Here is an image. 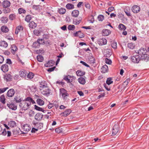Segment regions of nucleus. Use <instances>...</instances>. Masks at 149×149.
<instances>
[{
	"mask_svg": "<svg viewBox=\"0 0 149 149\" xmlns=\"http://www.w3.org/2000/svg\"><path fill=\"white\" fill-rule=\"evenodd\" d=\"M19 105L22 107V109L24 110H26L30 108L31 103L27 100V98H25L24 100H23L22 102L20 103Z\"/></svg>",
	"mask_w": 149,
	"mask_h": 149,
	"instance_id": "obj_2",
	"label": "nucleus"
},
{
	"mask_svg": "<svg viewBox=\"0 0 149 149\" xmlns=\"http://www.w3.org/2000/svg\"><path fill=\"white\" fill-rule=\"evenodd\" d=\"M16 16L14 14H10L9 17V18L11 20H13L15 18Z\"/></svg>",
	"mask_w": 149,
	"mask_h": 149,
	"instance_id": "obj_49",
	"label": "nucleus"
},
{
	"mask_svg": "<svg viewBox=\"0 0 149 149\" xmlns=\"http://www.w3.org/2000/svg\"><path fill=\"white\" fill-rule=\"evenodd\" d=\"M111 47L114 49H116L117 48V42L115 41H111Z\"/></svg>",
	"mask_w": 149,
	"mask_h": 149,
	"instance_id": "obj_33",
	"label": "nucleus"
},
{
	"mask_svg": "<svg viewBox=\"0 0 149 149\" xmlns=\"http://www.w3.org/2000/svg\"><path fill=\"white\" fill-rule=\"evenodd\" d=\"M36 52L37 54H39L37 56H41V55L43 54L45 51L43 49H41L39 50H37Z\"/></svg>",
	"mask_w": 149,
	"mask_h": 149,
	"instance_id": "obj_28",
	"label": "nucleus"
},
{
	"mask_svg": "<svg viewBox=\"0 0 149 149\" xmlns=\"http://www.w3.org/2000/svg\"><path fill=\"white\" fill-rule=\"evenodd\" d=\"M104 52L105 53L106 55H108L110 56H111L112 54V50L110 49H107L104 50Z\"/></svg>",
	"mask_w": 149,
	"mask_h": 149,
	"instance_id": "obj_27",
	"label": "nucleus"
},
{
	"mask_svg": "<svg viewBox=\"0 0 149 149\" xmlns=\"http://www.w3.org/2000/svg\"><path fill=\"white\" fill-rule=\"evenodd\" d=\"M78 81L81 84L84 85L86 83V80L85 79L82 77L79 78L78 79Z\"/></svg>",
	"mask_w": 149,
	"mask_h": 149,
	"instance_id": "obj_26",
	"label": "nucleus"
},
{
	"mask_svg": "<svg viewBox=\"0 0 149 149\" xmlns=\"http://www.w3.org/2000/svg\"><path fill=\"white\" fill-rule=\"evenodd\" d=\"M18 11L19 14L25 13L26 12V11L24 9L21 8H19Z\"/></svg>",
	"mask_w": 149,
	"mask_h": 149,
	"instance_id": "obj_50",
	"label": "nucleus"
},
{
	"mask_svg": "<svg viewBox=\"0 0 149 149\" xmlns=\"http://www.w3.org/2000/svg\"><path fill=\"white\" fill-rule=\"evenodd\" d=\"M140 8L138 6L135 5L133 6L132 8V11L134 13H136L139 12Z\"/></svg>",
	"mask_w": 149,
	"mask_h": 149,
	"instance_id": "obj_10",
	"label": "nucleus"
},
{
	"mask_svg": "<svg viewBox=\"0 0 149 149\" xmlns=\"http://www.w3.org/2000/svg\"><path fill=\"white\" fill-rule=\"evenodd\" d=\"M75 26L73 25H70L68 27V29L69 30H74L75 29Z\"/></svg>",
	"mask_w": 149,
	"mask_h": 149,
	"instance_id": "obj_46",
	"label": "nucleus"
},
{
	"mask_svg": "<svg viewBox=\"0 0 149 149\" xmlns=\"http://www.w3.org/2000/svg\"><path fill=\"white\" fill-rule=\"evenodd\" d=\"M85 6L88 9H90V8L91 5L88 2H85Z\"/></svg>",
	"mask_w": 149,
	"mask_h": 149,
	"instance_id": "obj_62",
	"label": "nucleus"
},
{
	"mask_svg": "<svg viewBox=\"0 0 149 149\" xmlns=\"http://www.w3.org/2000/svg\"><path fill=\"white\" fill-rule=\"evenodd\" d=\"M37 104L40 106H42L44 104V102L41 99H38L37 100Z\"/></svg>",
	"mask_w": 149,
	"mask_h": 149,
	"instance_id": "obj_32",
	"label": "nucleus"
},
{
	"mask_svg": "<svg viewBox=\"0 0 149 149\" xmlns=\"http://www.w3.org/2000/svg\"><path fill=\"white\" fill-rule=\"evenodd\" d=\"M23 29V27L22 26H17L16 29L15 33L18 34L19 32H22Z\"/></svg>",
	"mask_w": 149,
	"mask_h": 149,
	"instance_id": "obj_16",
	"label": "nucleus"
},
{
	"mask_svg": "<svg viewBox=\"0 0 149 149\" xmlns=\"http://www.w3.org/2000/svg\"><path fill=\"white\" fill-rule=\"evenodd\" d=\"M0 46L3 47H6L8 46V44L5 41H3L0 42Z\"/></svg>",
	"mask_w": 149,
	"mask_h": 149,
	"instance_id": "obj_34",
	"label": "nucleus"
},
{
	"mask_svg": "<svg viewBox=\"0 0 149 149\" xmlns=\"http://www.w3.org/2000/svg\"><path fill=\"white\" fill-rule=\"evenodd\" d=\"M40 6L39 5H34L33 6L32 8L33 9H35L36 10H38L40 8L39 7Z\"/></svg>",
	"mask_w": 149,
	"mask_h": 149,
	"instance_id": "obj_60",
	"label": "nucleus"
},
{
	"mask_svg": "<svg viewBox=\"0 0 149 149\" xmlns=\"http://www.w3.org/2000/svg\"><path fill=\"white\" fill-rule=\"evenodd\" d=\"M27 100L29 102H30V103H31L33 104L35 103V102L30 97H27Z\"/></svg>",
	"mask_w": 149,
	"mask_h": 149,
	"instance_id": "obj_53",
	"label": "nucleus"
},
{
	"mask_svg": "<svg viewBox=\"0 0 149 149\" xmlns=\"http://www.w3.org/2000/svg\"><path fill=\"white\" fill-rule=\"evenodd\" d=\"M34 106L35 109L38 111H40L44 113H45L46 111L45 110L43 109L42 108L37 106L36 105H35Z\"/></svg>",
	"mask_w": 149,
	"mask_h": 149,
	"instance_id": "obj_39",
	"label": "nucleus"
},
{
	"mask_svg": "<svg viewBox=\"0 0 149 149\" xmlns=\"http://www.w3.org/2000/svg\"><path fill=\"white\" fill-rule=\"evenodd\" d=\"M34 76V74L33 73L30 72L27 75V77L31 79Z\"/></svg>",
	"mask_w": 149,
	"mask_h": 149,
	"instance_id": "obj_54",
	"label": "nucleus"
},
{
	"mask_svg": "<svg viewBox=\"0 0 149 149\" xmlns=\"http://www.w3.org/2000/svg\"><path fill=\"white\" fill-rule=\"evenodd\" d=\"M8 126L12 128H13L16 126V123L14 121H11L8 122Z\"/></svg>",
	"mask_w": 149,
	"mask_h": 149,
	"instance_id": "obj_20",
	"label": "nucleus"
},
{
	"mask_svg": "<svg viewBox=\"0 0 149 149\" xmlns=\"http://www.w3.org/2000/svg\"><path fill=\"white\" fill-rule=\"evenodd\" d=\"M118 27L120 30H124L126 29V26L122 24H119Z\"/></svg>",
	"mask_w": 149,
	"mask_h": 149,
	"instance_id": "obj_43",
	"label": "nucleus"
},
{
	"mask_svg": "<svg viewBox=\"0 0 149 149\" xmlns=\"http://www.w3.org/2000/svg\"><path fill=\"white\" fill-rule=\"evenodd\" d=\"M14 100L16 101V102L20 103V102L22 101V100L21 99V98H20L19 96L17 95L15 97Z\"/></svg>",
	"mask_w": 149,
	"mask_h": 149,
	"instance_id": "obj_25",
	"label": "nucleus"
},
{
	"mask_svg": "<svg viewBox=\"0 0 149 149\" xmlns=\"http://www.w3.org/2000/svg\"><path fill=\"white\" fill-rule=\"evenodd\" d=\"M66 8L68 9H72L74 8V6L70 3L67 4L66 6Z\"/></svg>",
	"mask_w": 149,
	"mask_h": 149,
	"instance_id": "obj_37",
	"label": "nucleus"
},
{
	"mask_svg": "<svg viewBox=\"0 0 149 149\" xmlns=\"http://www.w3.org/2000/svg\"><path fill=\"white\" fill-rule=\"evenodd\" d=\"M71 14L73 17H77L79 15V11L77 10H74L72 12Z\"/></svg>",
	"mask_w": 149,
	"mask_h": 149,
	"instance_id": "obj_24",
	"label": "nucleus"
},
{
	"mask_svg": "<svg viewBox=\"0 0 149 149\" xmlns=\"http://www.w3.org/2000/svg\"><path fill=\"white\" fill-rule=\"evenodd\" d=\"M55 68V66H54L52 68H49L47 70V71L49 72H52L53 71Z\"/></svg>",
	"mask_w": 149,
	"mask_h": 149,
	"instance_id": "obj_63",
	"label": "nucleus"
},
{
	"mask_svg": "<svg viewBox=\"0 0 149 149\" xmlns=\"http://www.w3.org/2000/svg\"><path fill=\"white\" fill-rule=\"evenodd\" d=\"M1 20L2 22L6 23L7 22L8 19L6 17H3L1 18Z\"/></svg>",
	"mask_w": 149,
	"mask_h": 149,
	"instance_id": "obj_44",
	"label": "nucleus"
},
{
	"mask_svg": "<svg viewBox=\"0 0 149 149\" xmlns=\"http://www.w3.org/2000/svg\"><path fill=\"white\" fill-rule=\"evenodd\" d=\"M63 99L65 100H66L67 99V96L68 95V94L67 93L64 94H63L61 95Z\"/></svg>",
	"mask_w": 149,
	"mask_h": 149,
	"instance_id": "obj_59",
	"label": "nucleus"
},
{
	"mask_svg": "<svg viewBox=\"0 0 149 149\" xmlns=\"http://www.w3.org/2000/svg\"><path fill=\"white\" fill-rule=\"evenodd\" d=\"M71 112V110L70 109H67L62 113L63 116L66 117L69 115Z\"/></svg>",
	"mask_w": 149,
	"mask_h": 149,
	"instance_id": "obj_22",
	"label": "nucleus"
},
{
	"mask_svg": "<svg viewBox=\"0 0 149 149\" xmlns=\"http://www.w3.org/2000/svg\"><path fill=\"white\" fill-rule=\"evenodd\" d=\"M71 77V76L69 75H68V76H65L63 78V79L65 80L67 82V83H69L72 81H70V79Z\"/></svg>",
	"mask_w": 149,
	"mask_h": 149,
	"instance_id": "obj_31",
	"label": "nucleus"
},
{
	"mask_svg": "<svg viewBox=\"0 0 149 149\" xmlns=\"http://www.w3.org/2000/svg\"><path fill=\"white\" fill-rule=\"evenodd\" d=\"M135 47V45L134 43H130L127 44V47L130 49H133Z\"/></svg>",
	"mask_w": 149,
	"mask_h": 149,
	"instance_id": "obj_41",
	"label": "nucleus"
},
{
	"mask_svg": "<svg viewBox=\"0 0 149 149\" xmlns=\"http://www.w3.org/2000/svg\"><path fill=\"white\" fill-rule=\"evenodd\" d=\"M43 117V114L41 113H38L35 116V119L38 121L41 120Z\"/></svg>",
	"mask_w": 149,
	"mask_h": 149,
	"instance_id": "obj_9",
	"label": "nucleus"
},
{
	"mask_svg": "<svg viewBox=\"0 0 149 149\" xmlns=\"http://www.w3.org/2000/svg\"><path fill=\"white\" fill-rule=\"evenodd\" d=\"M10 5V2L8 0L4 1L2 3L3 7V8H7L3 10L4 13H8L10 11V9L8 8Z\"/></svg>",
	"mask_w": 149,
	"mask_h": 149,
	"instance_id": "obj_3",
	"label": "nucleus"
},
{
	"mask_svg": "<svg viewBox=\"0 0 149 149\" xmlns=\"http://www.w3.org/2000/svg\"><path fill=\"white\" fill-rule=\"evenodd\" d=\"M35 114V112L34 111L32 110H31L29 112V116L30 117H32L33 116L34 114Z\"/></svg>",
	"mask_w": 149,
	"mask_h": 149,
	"instance_id": "obj_61",
	"label": "nucleus"
},
{
	"mask_svg": "<svg viewBox=\"0 0 149 149\" xmlns=\"http://www.w3.org/2000/svg\"><path fill=\"white\" fill-rule=\"evenodd\" d=\"M8 88V87H5L0 88V94L3 93Z\"/></svg>",
	"mask_w": 149,
	"mask_h": 149,
	"instance_id": "obj_57",
	"label": "nucleus"
},
{
	"mask_svg": "<svg viewBox=\"0 0 149 149\" xmlns=\"http://www.w3.org/2000/svg\"><path fill=\"white\" fill-rule=\"evenodd\" d=\"M107 42V40L105 38H102L99 41L98 44L100 45H105Z\"/></svg>",
	"mask_w": 149,
	"mask_h": 149,
	"instance_id": "obj_18",
	"label": "nucleus"
},
{
	"mask_svg": "<svg viewBox=\"0 0 149 149\" xmlns=\"http://www.w3.org/2000/svg\"><path fill=\"white\" fill-rule=\"evenodd\" d=\"M101 72L103 73L107 72L108 71V68L107 65H105L103 66L101 68Z\"/></svg>",
	"mask_w": 149,
	"mask_h": 149,
	"instance_id": "obj_15",
	"label": "nucleus"
},
{
	"mask_svg": "<svg viewBox=\"0 0 149 149\" xmlns=\"http://www.w3.org/2000/svg\"><path fill=\"white\" fill-rule=\"evenodd\" d=\"M49 38V36L48 35H46V34H44L43 35V39L44 40V39H48Z\"/></svg>",
	"mask_w": 149,
	"mask_h": 149,
	"instance_id": "obj_64",
	"label": "nucleus"
},
{
	"mask_svg": "<svg viewBox=\"0 0 149 149\" xmlns=\"http://www.w3.org/2000/svg\"><path fill=\"white\" fill-rule=\"evenodd\" d=\"M111 33V31L108 29H104L102 31V35L104 36H108Z\"/></svg>",
	"mask_w": 149,
	"mask_h": 149,
	"instance_id": "obj_13",
	"label": "nucleus"
},
{
	"mask_svg": "<svg viewBox=\"0 0 149 149\" xmlns=\"http://www.w3.org/2000/svg\"><path fill=\"white\" fill-rule=\"evenodd\" d=\"M33 47L35 48H38L39 47L40 45L37 41L34 42L32 45Z\"/></svg>",
	"mask_w": 149,
	"mask_h": 149,
	"instance_id": "obj_42",
	"label": "nucleus"
},
{
	"mask_svg": "<svg viewBox=\"0 0 149 149\" xmlns=\"http://www.w3.org/2000/svg\"><path fill=\"white\" fill-rule=\"evenodd\" d=\"M11 76L10 74H6L4 77V79L7 81H8L11 80Z\"/></svg>",
	"mask_w": 149,
	"mask_h": 149,
	"instance_id": "obj_29",
	"label": "nucleus"
},
{
	"mask_svg": "<svg viewBox=\"0 0 149 149\" xmlns=\"http://www.w3.org/2000/svg\"><path fill=\"white\" fill-rule=\"evenodd\" d=\"M42 91V94L47 96L50 93V90L48 87H46Z\"/></svg>",
	"mask_w": 149,
	"mask_h": 149,
	"instance_id": "obj_8",
	"label": "nucleus"
},
{
	"mask_svg": "<svg viewBox=\"0 0 149 149\" xmlns=\"http://www.w3.org/2000/svg\"><path fill=\"white\" fill-rule=\"evenodd\" d=\"M32 18V17L31 15H28L26 16L25 20L27 22H29Z\"/></svg>",
	"mask_w": 149,
	"mask_h": 149,
	"instance_id": "obj_36",
	"label": "nucleus"
},
{
	"mask_svg": "<svg viewBox=\"0 0 149 149\" xmlns=\"http://www.w3.org/2000/svg\"><path fill=\"white\" fill-rule=\"evenodd\" d=\"M76 73L77 76H81L85 74V72H82L80 70H78L76 72Z\"/></svg>",
	"mask_w": 149,
	"mask_h": 149,
	"instance_id": "obj_35",
	"label": "nucleus"
},
{
	"mask_svg": "<svg viewBox=\"0 0 149 149\" xmlns=\"http://www.w3.org/2000/svg\"><path fill=\"white\" fill-rule=\"evenodd\" d=\"M33 33L34 34L38 36L40 35V30L37 29H35L33 31Z\"/></svg>",
	"mask_w": 149,
	"mask_h": 149,
	"instance_id": "obj_51",
	"label": "nucleus"
},
{
	"mask_svg": "<svg viewBox=\"0 0 149 149\" xmlns=\"http://www.w3.org/2000/svg\"><path fill=\"white\" fill-rule=\"evenodd\" d=\"M66 12V10L65 9L63 8H61L59 9L58 12L61 14H63Z\"/></svg>",
	"mask_w": 149,
	"mask_h": 149,
	"instance_id": "obj_38",
	"label": "nucleus"
},
{
	"mask_svg": "<svg viewBox=\"0 0 149 149\" xmlns=\"http://www.w3.org/2000/svg\"><path fill=\"white\" fill-rule=\"evenodd\" d=\"M30 28L33 29L35 28L37 26V24L33 21H31L30 22L29 24Z\"/></svg>",
	"mask_w": 149,
	"mask_h": 149,
	"instance_id": "obj_21",
	"label": "nucleus"
},
{
	"mask_svg": "<svg viewBox=\"0 0 149 149\" xmlns=\"http://www.w3.org/2000/svg\"><path fill=\"white\" fill-rule=\"evenodd\" d=\"M8 69V66L6 64L3 65L1 67V70L3 72H7Z\"/></svg>",
	"mask_w": 149,
	"mask_h": 149,
	"instance_id": "obj_17",
	"label": "nucleus"
},
{
	"mask_svg": "<svg viewBox=\"0 0 149 149\" xmlns=\"http://www.w3.org/2000/svg\"><path fill=\"white\" fill-rule=\"evenodd\" d=\"M11 52L13 54H15V52L17 50V48L16 45H13L11 46Z\"/></svg>",
	"mask_w": 149,
	"mask_h": 149,
	"instance_id": "obj_14",
	"label": "nucleus"
},
{
	"mask_svg": "<svg viewBox=\"0 0 149 149\" xmlns=\"http://www.w3.org/2000/svg\"><path fill=\"white\" fill-rule=\"evenodd\" d=\"M112 79L111 78L109 77L107 79V80L106 81L107 84L108 85H109L113 83V81H112Z\"/></svg>",
	"mask_w": 149,
	"mask_h": 149,
	"instance_id": "obj_47",
	"label": "nucleus"
},
{
	"mask_svg": "<svg viewBox=\"0 0 149 149\" xmlns=\"http://www.w3.org/2000/svg\"><path fill=\"white\" fill-rule=\"evenodd\" d=\"M39 44H42L45 43L44 40L43 39H38L37 40Z\"/></svg>",
	"mask_w": 149,
	"mask_h": 149,
	"instance_id": "obj_55",
	"label": "nucleus"
},
{
	"mask_svg": "<svg viewBox=\"0 0 149 149\" xmlns=\"http://www.w3.org/2000/svg\"><path fill=\"white\" fill-rule=\"evenodd\" d=\"M6 98L4 95H2L0 97V101L3 104H4L6 103Z\"/></svg>",
	"mask_w": 149,
	"mask_h": 149,
	"instance_id": "obj_30",
	"label": "nucleus"
},
{
	"mask_svg": "<svg viewBox=\"0 0 149 149\" xmlns=\"http://www.w3.org/2000/svg\"><path fill=\"white\" fill-rule=\"evenodd\" d=\"M104 19V16L101 15H99L98 17V19L99 21H102Z\"/></svg>",
	"mask_w": 149,
	"mask_h": 149,
	"instance_id": "obj_56",
	"label": "nucleus"
},
{
	"mask_svg": "<svg viewBox=\"0 0 149 149\" xmlns=\"http://www.w3.org/2000/svg\"><path fill=\"white\" fill-rule=\"evenodd\" d=\"M15 93V91L13 89H10L8 90L6 94V98H8V97H12L14 95Z\"/></svg>",
	"mask_w": 149,
	"mask_h": 149,
	"instance_id": "obj_5",
	"label": "nucleus"
},
{
	"mask_svg": "<svg viewBox=\"0 0 149 149\" xmlns=\"http://www.w3.org/2000/svg\"><path fill=\"white\" fill-rule=\"evenodd\" d=\"M7 105L9 109L12 110H15L17 109V106L14 103H7Z\"/></svg>",
	"mask_w": 149,
	"mask_h": 149,
	"instance_id": "obj_12",
	"label": "nucleus"
},
{
	"mask_svg": "<svg viewBox=\"0 0 149 149\" xmlns=\"http://www.w3.org/2000/svg\"><path fill=\"white\" fill-rule=\"evenodd\" d=\"M67 93L66 91L63 88L60 89V95H61Z\"/></svg>",
	"mask_w": 149,
	"mask_h": 149,
	"instance_id": "obj_48",
	"label": "nucleus"
},
{
	"mask_svg": "<svg viewBox=\"0 0 149 149\" xmlns=\"http://www.w3.org/2000/svg\"><path fill=\"white\" fill-rule=\"evenodd\" d=\"M37 59L39 62H42L44 60L43 56H36Z\"/></svg>",
	"mask_w": 149,
	"mask_h": 149,
	"instance_id": "obj_52",
	"label": "nucleus"
},
{
	"mask_svg": "<svg viewBox=\"0 0 149 149\" xmlns=\"http://www.w3.org/2000/svg\"><path fill=\"white\" fill-rule=\"evenodd\" d=\"M119 130V125L118 123H117L113 126L112 130V134L113 135H115L118 132Z\"/></svg>",
	"mask_w": 149,
	"mask_h": 149,
	"instance_id": "obj_4",
	"label": "nucleus"
},
{
	"mask_svg": "<svg viewBox=\"0 0 149 149\" xmlns=\"http://www.w3.org/2000/svg\"><path fill=\"white\" fill-rule=\"evenodd\" d=\"M105 62L107 64H111L112 63V61L111 60L107 58L105 59Z\"/></svg>",
	"mask_w": 149,
	"mask_h": 149,
	"instance_id": "obj_58",
	"label": "nucleus"
},
{
	"mask_svg": "<svg viewBox=\"0 0 149 149\" xmlns=\"http://www.w3.org/2000/svg\"><path fill=\"white\" fill-rule=\"evenodd\" d=\"M149 56H131V61L134 63H138L140 60L147 62L149 60Z\"/></svg>",
	"mask_w": 149,
	"mask_h": 149,
	"instance_id": "obj_1",
	"label": "nucleus"
},
{
	"mask_svg": "<svg viewBox=\"0 0 149 149\" xmlns=\"http://www.w3.org/2000/svg\"><path fill=\"white\" fill-rule=\"evenodd\" d=\"M19 75L20 77H24L26 75L25 71H20L19 72Z\"/></svg>",
	"mask_w": 149,
	"mask_h": 149,
	"instance_id": "obj_45",
	"label": "nucleus"
},
{
	"mask_svg": "<svg viewBox=\"0 0 149 149\" xmlns=\"http://www.w3.org/2000/svg\"><path fill=\"white\" fill-rule=\"evenodd\" d=\"M147 52V50L146 49L144 48H141L138 51V53L140 55L144 56L145 55H147L146 54Z\"/></svg>",
	"mask_w": 149,
	"mask_h": 149,
	"instance_id": "obj_7",
	"label": "nucleus"
},
{
	"mask_svg": "<svg viewBox=\"0 0 149 149\" xmlns=\"http://www.w3.org/2000/svg\"><path fill=\"white\" fill-rule=\"evenodd\" d=\"M74 36L75 37H78L80 38H82L84 37V35L81 31L76 32L73 34Z\"/></svg>",
	"mask_w": 149,
	"mask_h": 149,
	"instance_id": "obj_11",
	"label": "nucleus"
},
{
	"mask_svg": "<svg viewBox=\"0 0 149 149\" xmlns=\"http://www.w3.org/2000/svg\"><path fill=\"white\" fill-rule=\"evenodd\" d=\"M55 131L56 132L58 133H63V132L62 128L61 127L56 128L55 130Z\"/></svg>",
	"mask_w": 149,
	"mask_h": 149,
	"instance_id": "obj_40",
	"label": "nucleus"
},
{
	"mask_svg": "<svg viewBox=\"0 0 149 149\" xmlns=\"http://www.w3.org/2000/svg\"><path fill=\"white\" fill-rule=\"evenodd\" d=\"M24 130L25 132L29 131L31 129V127L28 125L25 124L22 127Z\"/></svg>",
	"mask_w": 149,
	"mask_h": 149,
	"instance_id": "obj_19",
	"label": "nucleus"
},
{
	"mask_svg": "<svg viewBox=\"0 0 149 149\" xmlns=\"http://www.w3.org/2000/svg\"><path fill=\"white\" fill-rule=\"evenodd\" d=\"M55 63L54 61L52 60H50L46 63L45 64V66L47 67H51L54 65Z\"/></svg>",
	"mask_w": 149,
	"mask_h": 149,
	"instance_id": "obj_6",
	"label": "nucleus"
},
{
	"mask_svg": "<svg viewBox=\"0 0 149 149\" xmlns=\"http://www.w3.org/2000/svg\"><path fill=\"white\" fill-rule=\"evenodd\" d=\"M1 31L4 33L8 32L9 31V29L8 27L5 26H3L1 27Z\"/></svg>",
	"mask_w": 149,
	"mask_h": 149,
	"instance_id": "obj_23",
	"label": "nucleus"
}]
</instances>
